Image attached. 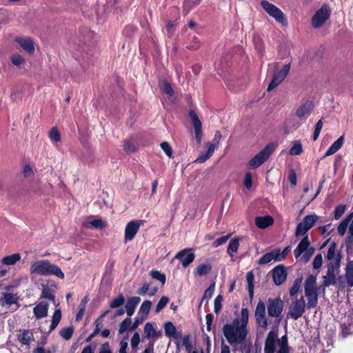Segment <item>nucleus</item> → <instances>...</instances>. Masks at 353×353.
Masks as SVG:
<instances>
[{
	"instance_id": "7",
	"label": "nucleus",
	"mask_w": 353,
	"mask_h": 353,
	"mask_svg": "<svg viewBox=\"0 0 353 353\" xmlns=\"http://www.w3.org/2000/svg\"><path fill=\"white\" fill-rule=\"evenodd\" d=\"M331 10L327 4H323L312 18V25L314 28H321L330 18Z\"/></svg>"
},
{
	"instance_id": "26",
	"label": "nucleus",
	"mask_w": 353,
	"mask_h": 353,
	"mask_svg": "<svg viewBox=\"0 0 353 353\" xmlns=\"http://www.w3.org/2000/svg\"><path fill=\"white\" fill-rule=\"evenodd\" d=\"M344 140L343 136H341L337 140H336L327 150L324 154V157L332 155L341 149L344 143Z\"/></svg>"
},
{
	"instance_id": "29",
	"label": "nucleus",
	"mask_w": 353,
	"mask_h": 353,
	"mask_svg": "<svg viewBox=\"0 0 353 353\" xmlns=\"http://www.w3.org/2000/svg\"><path fill=\"white\" fill-rule=\"evenodd\" d=\"M345 279L348 287H353V261H349L345 268Z\"/></svg>"
},
{
	"instance_id": "43",
	"label": "nucleus",
	"mask_w": 353,
	"mask_h": 353,
	"mask_svg": "<svg viewBox=\"0 0 353 353\" xmlns=\"http://www.w3.org/2000/svg\"><path fill=\"white\" fill-rule=\"evenodd\" d=\"M10 60L14 65L18 68H20L21 65L25 63V59L19 54H12Z\"/></svg>"
},
{
	"instance_id": "39",
	"label": "nucleus",
	"mask_w": 353,
	"mask_h": 353,
	"mask_svg": "<svg viewBox=\"0 0 353 353\" xmlns=\"http://www.w3.org/2000/svg\"><path fill=\"white\" fill-rule=\"evenodd\" d=\"M125 303V297L122 294L113 299L110 303V307L112 309L117 308L123 305Z\"/></svg>"
},
{
	"instance_id": "14",
	"label": "nucleus",
	"mask_w": 353,
	"mask_h": 353,
	"mask_svg": "<svg viewBox=\"0 0 353 353\" xmlns=\"http://www.w3.org/2000/svg\"><path fill=\"white\" fill-rule=\"evenodd\" d=\"M269 305L268 306V312L270 316L279 317L281 314L283 309V302L280 297L273 300L268 299Z\"/></svg>"
},
{
	"instance_id": "50",
	"label": "nucleus",
	"mask_w": 353,
	"mask_h": 353,
	"mask_svg": "<svg viewBox=\"0 0 353 353\" xmlns=\"http://www.w3.org/2000/svg\"><path fill=\"white\" fill-rule=\"evenodd\" d=\"M336 244L335 242H333L329 247L327 253V259L330 261H334L335 258L336 257Z\"/></svg>"
},
{
	"instance_id": "37",
	"label": "nucleus",
	"mask_w": 353,
	"mask_h": 353,
	"mask_svg": "<svg viewBox=\"0 0 353 353\" xmlns=\"http://www.w3.org/2000/svg\"><path fill=\"white\" fill-rule=\"evenodd\" d=\"M61 319V311L60 309L55 310L52 319V322L50 325L49 332L53 331L59 325Z\"/></svg>"
},
{
	"instance_id": "36",
	"label": "nucleus",
	"mask_w": 353,
	"mask_h": 353,
	"mask_svg": "<svg viewBox=\"0 0 353 353\" xmlns=\"http://www.w3.org/2000/svg\"><path fill=\"white\" fill-rule=\"evenodd\" d=\"M211 264L201 263L199 264L195 269L194 274L199 276L208 274L212 270Z\"/></svg>"
},
{
	"instance_id": "20",
	"label": "nucleus",
	"mask_w": 353,
	"mask_h": 353,
	"mask_svg": "<svg viewBox=\"0 0 353 353\" xmlns=\"http://www.w3.org/2000/svg\"><path fill=\"white\" fill-rule=\"evenodd\" d=\"M314 104L311 101H307L306 102L302 103L298 108L296 109V116L302 119L305 117H308L312 110H313Z\"/></svg>"
},
{
	"instance_id": "23",
	"label": "nucleus",
	"mask_w": 353,
	"mask_h": 353,
	"mask_svg": "<svg viewBox=\"0 0 353 353\" xmlns=\"http://www.w3.org/2000/svg\"><path fill=\"white\" fill-rule=\"evenodd\" d=\"M141 301L139 296H132L129 298L125 305V312L128 316L134 314L135 309Z\"/></svg>"
},
{
	"instance_id": "21",
	"label": "nucleus",
	"mask_w": 353,
	"mask_h": 353,
	"mask_svg": "<svg viewBox=\"0 0 353 353\" xmlns=\"http://www.w3.org/2000/svg\"><path fill=\"white\" fill-rule=\"evenodd\" d=\"M265 162V148L262 149L256 155L252 158L248 163L249 169H255Z\"/></svg>"
},
{
	"instance_id": "25",
	"label": "nucleus",
	"mask_w": 353,
	"mask_h": 353,
	"mask_svg": "<svg viewBox=\"0 0 353 353\" xmlns=\"http://www.w3.org/2000/svg\"><path fill=\"white\" fill-rule=\"evenodd\" d=\"M353 220V212L343 219L337 227V232L341 236H344L351 221Z\"/></svg>"
},
{
	"instance_id": "35",
	"label": "nucleus",
	"mask_w": 353,
	"mask_h": 353,
	"mask_svg": "<svg viewBox=\"0 0 353 353\" xmlns=\"http://www.w3.org/2000/svg\"><path fill=\"white\" fill-rule=\"evenodd\" d=\"M347 230V236H346L345 244L347 250L353 249V220L351 221Z\"/></svg>"
},
{
	"instance_id": "33",
	"label": "nucleus",
	"mask_w": 353,
	"mask_h": 353,
	"mask_svg": "<svg viewBox=\"0 0 353 353\" xmlns=\"http://www.w3.org/2000/svg\"><path fill=\"white\" fill-rule=\"evenodd\" d=\"M254 275L252 271L248 272L246 274V281L248 283L247 289L250 299H252L254 294Z\"/></svg>"
},
{
	"instance_id": "13",
	"label": "nucleus",
	"mask_w": 353,
	"mask_h": 353,
	"mask_svg": "<svg viewBox=\"0 0 353 353\" xmlns=\"http://www.w3.org/2000/svg\"><path fill=\"white\" fill-rule=\"evenodd\" d=\"M188 115L194 129L196 141L199 144L203 136L202 123L194 110H190Z\"/></svg>"
},
{
	"instance_id": "10",
	"label": "nucleus",
	"mask_w": 353,
	"mask_h": 353,
	"mask_svg": "<svg viewBox=\"0 0 353 353\" xmlns=\"http://www.w3.org/2000/svg\"><path fill=\"white\" fill-rule=\"evenodd\" d=\"M269 274L272 277L274 283L276 286H280L284 283L287 279L288 272L286 268L283 264H279L274 267Z\"/></svg>"
},
{
	"instance_id": "27",
	"label": "nucleus",
	"mask_w": 353,
	"mask_h": 353,
	"mask_svg": "<svg viewBox=\"0 0 353 353\" xmlns=\"http://www.w3.org/2000/svg\"><path fill=\"white\" fill-rule=\"evenodd\" d=\"M285 259V254L281 253L279 248L274 249L270 252L266 253V263L272 261H282Z\"/></svg>"
},
{
	"instance_id": "28",
	"label": "nucleus",
	"mask_w": 353,
	"mask_h": 353,
	"mask_svg": "<svg viewBox=\"0 0 353 353\" xmlns=\"http://www.w3.org/2000/svg\"><path fill=\"white\" fill-rule=\"evenodd\" d=\"M253 43L255 50L259 53V57H262L264 50L263 38L260 35L255 34L253 35Z\"/></svg>"
},
{
	"instance_id": "53",
	"label": "nucleus",
	"mask_w": 353,
	"mask_h": 353,
	"mask_svg": "<svg viewBox=\"0 0 353 353\" xmlns=\"http://www.w3.org/2000/svg\"><path fill=\"white\" fill-rule=\"evenodd\" d=\"M162 91L168 97L173 96L174 92L171 84L166 81L163 83Z\"/></svg>"
},
{
	"instance_id": "16",
	"label": "nucleus",
	"mask_w": 353,
	"mask_h": 353,
	"mask_svg": "<svg viewBox=\"0 0 353 353\" xmlns=\"http://www.w3.org/2000/svg\"><path fill=\"white\" fill-rule=\"evenodd\" d=\"M278 339V330H271L266 336V353H276V343Z\"/></svg>"
},
{
	"instance_id": "9",
	"label": "nucleus",
	"mask_w": 353,
	"mask_h": 353,
	"mask_svg": "<svg viewBox=\"0 0 353 353\" xmlns=\"http://www.w3.org/2000/svg\"><path fill=\"white\" fill-rule=\"evenodd\" d=\"M305 302L303 297L296 299L294 301L290 307L289 312H288V317L290 316L294 320H297L302 316L305 312Z\"/></svg>"
},
{
	"instance_id": "38",
	"label": "nucleus",
	"mask_w": 353,
	"mask_h": 353,
	"mask_svg": "<svg viewBox=\"0 0 353 353\" xmlns=\"http://www.w3.org/2000/svg\"><path fill=\"white\" fill-rule=\"evenodd\" d=\"M303 151V146L300 141H295L289 150V154L290 155H300Z\"/></svg>"
},
{
	"instance_id": "48",
	"label": "nucleus",
	"mask_w": 353,
	"mask_h": 353,
	"mask_svg": "<svg viewBox=\"0 0 353 353\" xmlns=\"http://www.w3.org/2000/svg\"><path fill=\"white\" fill-rule=\"evenodd\" d=\"M48 136L49 138L54 142H59L61 141V134L57 127L51 128L49 131Z\"/></svg>"
},
{
	"instance_id": "34",
	"label": "nucleus",
	"mask_w": 353,
	"mask_h": 353,
	"mask_svg": "<svg viewBox=\"0 0 353 353\" xmlns=\"http://www.w3.org/2000/svg\"><path fill=\"white\" fill-rule=\"evenodd\" d=\"M144 332L148 339L157 337L161 335V332H156L152 323L148 322L144 326Z\"/></svg>"
},
{
	"instance_id": "57",
	"label": "nucleus",
	"mask_w": 353,
	"mask_h": 353,
	"mask_svg": "<svg viewBox=\"0 0 353 353\" xmlns=\"http://www.w3.org/2000/svg\"><path fill=\"white\" fill-rule=\"evenodd\" d=\"M137 28L133 25H127L123 30V34L128 37H130L137 31Z\"/></svg>"
},
{
	"instance_id": "30",
	"label": "nucleus",
	"mask_w": 353,
	"mask_h": 353,
	"mask_svg": "<svg viewBox=\"0 0 353 353\" xmlns=\"http://www.w3.org/2000/svg\"><path fill=\"white\" fill-rule=\"evenodd\" d=\"M201 2V0H185L183 3V14L187 15L193 8L196 7Z\"/></svg>"
},
{
	"instance_id": "59",
	"label": "nucleus",
	"mask_w": 353,
	"mask_h": 353,
	"mask_svg": "<svg viewBox=\"0 0 353 353\" xmlns=\"http://www.w3.org/2000/svg\"><path fill=\"white\" fill-rule=\"evenodd\" d=\"M222 296L221 295H218L215 299H214V311L216 314H219L221 310V307H222V305H221V301H222Z\"/></svg>"
},
{
	"instance_id": "40",
	"label": "nucleus",
	"mask_w": 353,
	"mask_h": 353,
	"mask_svg": "<svg viewBox=\"0 0 353 353\" xmlns=\"http://www.w3.org/2000/svg\"><path fill=\"white\" fill-rule=\"evenodd\" d=\"M151 305L152 302L150 301H144L139 308V314H143V316H145V318H146L150 312Z\"/></svg>"
},
{
	"instance_id": "49",
	"label": "nucleus",
	"mask_w": 353,
	"mask_h": 353,
	"mask_svg": "<svg viewBox=\"0 0 353 353\" xmlns=\"http://www.w3.org/2000/svg\"><path fill=\"white\" fill-rule=\"evenodd\" d=\"M41 297L43 299H49L54 303H55V296L52 293L51 290L48 287H43Z\"/></svg>"
},
{
	"instance_id": "17",
	"label": "nucleus",
	"mask_w": 353,
	"mask_h": 353,
	"mask_svg": "<svg viewBox=\"0 0 353 353\" xmlns=\"http://www.w3.org/2000/svg\"><path fill=\"white\" fill-rule=\"evenodd\" d=\"M256 323L262 328H265V302L260 300L255 310Z\"/></svg>"
},
{
	"instance_id": "19",
	"label": "nucleus",
	"mask_w": 353,
	"mask_h": 353,
	"mask_svg": "<svg viewBox=\"0 0 353 353\" xmlns=\"http://www.w3.org/2000/svg\"><path fill=\"white\" fill-rule=\"evenodd\" d=\"M291 347L289 345L288 337L284 334L281 338L277 339L276 343V353H290Z\"/></svg>"
},
{
	"instance_id": "51",
	"label": "nucleus",
	"mask_w": 353,
	"mask_h": 353,
	"mask_svg": "<svg viewBox=\"0 0 353 353\" xmlns=\"http://www.w3.org/2000/svg\"><path fill=\"white\" fill-rule=\"evenodd\" d=\"M214 283L211 284L204 292L203 296L201 301L199 305H201L204 299H210L212 296L214 290Z\"/></svg>"
},
{
	"instance_id": "6",
	"label": "nucleus",
	"mask_w": 353,
	"mask_h": 353,
	"mask_svg": "<svg viewBox=\"0 0 353 353\" xmlns=\"http://www.w3.org/2000/svg\"><path fill=\"white\" fill-rule=\"evenodd\" d=\"M290 63H287L283 65L281 70H275L266 90L270 92L280 85L288 76L290 70Z\"/></svg>"
},
{
	"instance_id": "3",
	"label": "nucleus",
	"mask_w": 353,
	"mask_h": 353,
	"mask_svg": "<svg viewBox=\"0 0 353 353\" xmlns=\"http://www.w3.org/2000/svg\"><path fill=\"white\" fill-rule=\"evenodd\" d=\"M341 256L339 253L334 261H330L327 264L326 275L323 276V282L319 285V289L325 291V288L336 284V274L341 265Z\"/></svg>"
},
{
	"instance_id": "56",
	"label": "nucleus",
	"mask_w": 353,
	"mask_h": 353,
	"mask_svg": "<svg viewBox=\"0 0 353 353\" xmlns=\"http://www.w3.org/2000/svg\"><path fill=\"white\" fill-rule=\"evenodd\" d=\"M231 234H228L227 235L223 236L216 240H215L212 243L213 248H217L221 245L225 244L227 241L229 239V238L231 236Z\"/></svg>"
},
{
	"instance_id": "2",
	"label": "nucleus",
	"mask_w": 353,
	"mask_h": 353,
	"mask_svg": "<svg viewBox=\"0 0 353 353\" xmlns=\"http://www.w3.org/2000/svg\"><path fill=\"white\" fill-rule=\"evenodd\" d=\"M30 274L41 276L54 275L59 279H64V274L57 265L51 263L48 260L43 259L32 263L30 268Z\"/></svg>"
},
{
	"instance_id": "47",
	"label": "nucleus",
	"mask_w": 353,
	"mask_h": 353,
	"mask_svg": "<svg viewBox=\"0 0 353 353\" xmlns=\"http://www.w3.org/2000/svg\"><path fill=\"white\" fill-rule=\"evenodd\" d=\"M32 333L29 330H24L21 334L19 335L20 341L24 345H28L31 342Z\"/></svg>"
},
{
	"instance_id": "61",
	"label": "nucleus",
	"mask_w": 353,
	"mask_h": 353,
	"mask_svg": "<svg viewBox=\"0 0 353 353\" xmlns=\"http://www.w3.org/2000/svg\"><path fill=\"white\" fill-rule=\"evenodd\" d=\"M278 146L277 142H272L266 145V160L272 154V153L276 150Z\"/></svg>"
},
{
	"instance_id": "63",
	"label": "nucleus",
	"mask_w": 353,
	"mask_h": 353,
	"mask_svg": "<svg viewBox=\"0 0 353 353\" xmlns=\"http://www.w3.org/2000/svg\"><path fill=\"white\" fill-rule=\"evenodd\" d=\"M3 300L4 303L8 305H11L16 303V299L12 293H5Z\"/></svg>"
},
{
	"instance_id": "1",
	"label": "nucleus",
	"mask_w": 353,
	"mask_h": 353,
	"mask_svg": "<svg viewBox=\"0 0 353 353\" xmlns=\"http://www.w3.org/2000/svg\"><path fill=\"white\" fill-rule=\"evenodd\" d=\"M223 332L227 341L232 345L242 343L246 338L248 331L243 323L236 318L232 324H225L223 327Z\"/></svg>"
},
{
	"instance_id": "5",
	"label": "nucleus",
	"mask_w": 353,
	"mask_h": 353,
	"mask_svg": "<svg viewBox=\"0 0 353 353\" xmlns=\"http://www.w3.org/2000/svg\"><path fill=\"white\" fill-rule=\"evenodd\" d=\"M317 219L318 216L316 214H307L305 216L303 220L296 226L295 236L299 237L308 235L307 232L314 225Z\"/></svg>"
},
{
	"instance_id": "12",
	"label": "nucleus",
	"mask_w": 353,
	"mask_h": 353,
	"mask_svg": "<svg viewBox=\"0 0 353 353\" xmlns=\"http://www.w3.org/2000/svg\"><path fill=\"white\" fill-rule=\"evenodd\" d=\"M175 259L181 262L183 268H187L190 265L195 259V254L192 248H185L175 255Z\"/></svg>"
},
{
	"instance_id": "31",
	"label": "nucleus",
	"mask_w": 353,
	"mask_h": 353,
	"mask_svg": "<svg viewBox=\"0 0 353 353\" xmlns=\"http://www.w3.org/2000/svg\"><path fill=\"white\" fill-rule=\"evenodd\" d=\"M21 256L19 253H14L11 255H8L1 259V263L3 265H12L15 264L17 262H18L21 259Z\"/></svg>"
},
{
	"instance_id": "46",
	"label": "nucleus",
	"mask_w": 353,
	"mask_h": 353,
	"mask_svg": "<svg viewBox=\"0 0 353 353\" xmlns=\"http://www.w3.org/2000/svg\"><path fill=\"white\" fill-rule=\"evenodd\" d=\"M201 46V42L199 38L194 36L190 43L186 46V48L190 50H197Z\"/></svg>"
},
{
	"instance_id": "11",
	"label": "nucleus",
	"mask_w": 353,
	"mask_h": 353,
	"mask_svg": "<svg viewBox=\"0 0 353 353\" xmlns=\"http://www.w3.org/2000/svg\"><path fill=\"white\" fill-rule=\"evenodd\" d=\"M142 223V220H132L127 223L124 232L125 242L131 241L134 239Z\"/></svg>"
},
{
	"instance_id": "45",
	"label": "nucleus",
	"mask_w": 353,
	"mask_h": 353,
	"mask_svg": "<svg viewBox=\"0 0 353 353\" xmlns=\"http://www.w3.org/2000/svg\"><path fill=\"white\" fill-rule=\"evenodd\" d=\"M301 283H302L301 277L296 278L294 280L292 286L290 289V295L291 296H294L299 292V290L301 288Z\"/></svg>"
},
{
	"instance_id": "52",
	"label": "nucleus",
	"mask_w": 353,
	"mask_h": 353,
	"mask_svg": "<svg viewBox=\"0 0 353 353\" xmlns=\"http://www.w3.org/2000/svg\"><path fill=\"white\" fill-rule=\"evenodd\" d=\"M168 302L169 299L167 296H162L156 306L155 312L158 313L161 311L166 306Z\"/></svg>"
},
{
	"instance_id": "64",
	"label": "nucleus",
	"mask_w": 353,
	"mask_h": 353,
	"mask_svg": "<svg viewBox=\"0 0 353 353\" xmlns=\"http://www.w3.org/2000/svg\"><path fill=\"white\" fill-rule=\"evenodd\" d=\"M128 346V343L125 338L121 340L119 343V353H128L127 349Z\"/></svg>"
},
{
	"instance_id": "54",
	"label": "nucleus",
	"mask_w": 353,
	"mask_h": 353,
	"mask_svg": "<svg viewBox=\"0 0 353 353\" xmlns=\"http://www.w3.org/2000/svg\"><path fill=\"white\" fill-rule=\"evenodd\" d=\"M345 210V205L343 204H339L335 207L334 209V219L338 220L339 219L342 215L344 214Z\"/></svg>"
},
{
	"instance_id": "55",
	"label": "nucleus",
	"mask_w": 353,
	"mask_h": 353,
	"mask_svg": "<svg viewBox=\"0 0 353 353\" xmlns=\"http://www.w3.org/2000/svg\"><path fill=\"white\" fill-rule=\"evenodd\" d=\"M87 224L90 225L92 228L102 229L106 226V223L101 219H94L88 222Z\"/></svg>"
},
{
	"instance_id": "62",
	"label": "nucleus",
	"mask_w": 353,
	"mask_h": 353,
	"mask_svg": "<svg viewBox=\"0 0 353 353\" xmlns=\"http://www.w3.org/2000/svg\"><path fill=\"white\" fill-rule=\"evenodd\" d=\"M322 264H323L322 254H318L317 255H316V256L314 257V259L313 260V262H312L313 268L315 270H317L321 267Z\"/></svg>"
},
{
	"instance_id": "32",
	"label": "nucleus",
	"mask_w": 353,
	"mask_h": 353,
	"mask_svg": "<svg viewBox=\"0 0 353 353\" xmlns=\"http://www.w3.org/2000/svg\"><path fill=\"white\" fill-rule=\"evenodd\" d=\"M239 247V239L235 237L232 239L228 244L227 253L232 257V261H233V255L234 253H236L238 251Z\"/></svg>"
},
{
	"instance_id": "8",
	"label": "nucleus",
	"mask_w": 353,
	"mask_h": 353,
	"mask_svg": "<svg viewBox=\"0 0 353 353\" xmlns=\"http://www.w3.org/2000/svg\"><path fill=\"white\" fill-rule=\"evenodd\" d=\"M266 13L274 18L281 26L285 27L288 22L283 11L275 5L266 1Z\"/></svg>"
},
{
	"instance_id": "41",
	"label": "nucleus",
	"mask_w": 353,
	"mask_h": 353,
	"mask_svg": "<svg viewBox=\"0 0 353 353\" xmlns=\"http://www.w3.org/2000/svg\"><path fill=\"white\" fill-rule=\"evenodd\" d=\"M74 333V327L72 326L63 327L59 331V334L65 340H69L72 338Z\"/></svg>"
},
{
	"instance_id": "24",
	"label": "nucleus",
	"mask_w": 353,
	"mask_h": 353,
	"mask_svg": "<svg viewBox=\"0 0 353 353\" xmlns=\"http://www.w3.org/2000/svg\"><path fill=\"white\" fill-rule=\"evenodd\" d=\"M164 331L166 336L169 338H181V334L177 332L176 327L171 321H168L165 323Z\"/></svg>"
},
{
	"instance_id": "42",
	"label": "nucleus",
	"mask_w": 353,
	"mask_h": 353,
	"mask_svg": "<svg viewBox=\"0 0 353 353\" xmlns=\"http://www.w3.org/2000/svg\"><path fill=\"white\" fill-rule=\"evenodd\" d=\"M150 274L152 279L159 281L162 285L165 283L166 276L165 274L161 273L159 270H152L150 271Z\"/></svg>"
},
{
	"instance_id": "15",
	"label": "nucleus",
	"mask_w": 353,
	"mask_h": 353,
	"mask_svg": "<svg viewBox=\"0 0 353 353\" xmlns=\"http://www.w3.org/2000/svg\"><path fill=\"white\" fill-rule=\"evenodd\" d=\"M14 41L30 54H33L35 50L34 43L32 38L29 37H17L14 39Z\"/></svg>"
},
{
	"instance_id": "22",
	"label": "nucleus",
	"mask_w": 353,
	"mask_h": 353,
	"mask_svg": "<svg viewBox=\"0 0 353 353\" xmlns=\"http://www.w3.org/2000/svg\"><path fill=\"white\" fill-rule=\"evenodd\" d=\"M48 303L45 301H41L33 309V312L37 319L47 316L48 311Z\"/></svg>"
},
{
	"instance_id": "4",
	"label": "nucleus",
	"mask_w": 353,
	"mask_h": 353,
	"mask_svg": "<svg viewBox=\"0 0 353 353\" xmlns=\"http://www.w3.org/2000/svg\"><path fill=\"white\" fill-rule=\"evenodd\" d=\"M316 276L310 274L305 281V295L307 298V307L314 308L318 303V292L316 288Z\"/></svg>"
},
{
	"instance_id": "58",
	"label": "nucleus",
	"mask_w": 353,
	"mask_h": 353,
	"mask_svg": "<svg viewBox=\"0 0 353 353\" xmlns=\"http://www.w3.org/2000/svg\"><path fill=\"white\" fill-rule=\"evenodd\" d=\"M165 154L170 158L172 157V149L168 142L163 141L160 145Z\"/></svg>"
},
{
	"instance_id": "44",
	"label": "nucleus",
	"mask_w": 353,
	"mask_h": 353,
	"mask_svg": "<svg viewBox=\"0 0 353 353\" xmlns=\"http://www.w3.org/2000/svg\"><path fill=\"white\" fill-rule=\"evenodd\" d=\"M129 317L125 318L120 324L119 332L120 334L123 333L126 330H130L132 326V320Z\"/></svg>"
},
{
	"instance_id": "60",
	"label": "nucleus",
	"mask_w": 353,
	"mask_h": 353,
	"mask_svg": "<svg viewBox=\"0 0 353 353\" xmlns=\"http://www.w3.org/2000/svg\"><path fill=\"white\" fill-rule=\"evenodd\" d=\"M182 344L185 346V350L188 352H190L192 349V344L190 341V334H185L183 337Z\"/></svg>"
},
{
	"instance_id": "18",
	"label": "nucleus",
	"mask_w": 353,
	"mask_h": 353,
	"mask_svg": "<svg viewBox=\"0 0 353 353\" xmlns=\"http://www.w3.org/2000/svg\"><path fill=\"white\" fill-rule=\"evenodd\" d=\"M312 248L310 246V241L309 240L308 235H305L303 238L301 240L299 243L298 244L296 249L294 250V254L296 259H298L299 256L302 255V254L308 250Z\"/></svg>"
}]
</instances>
